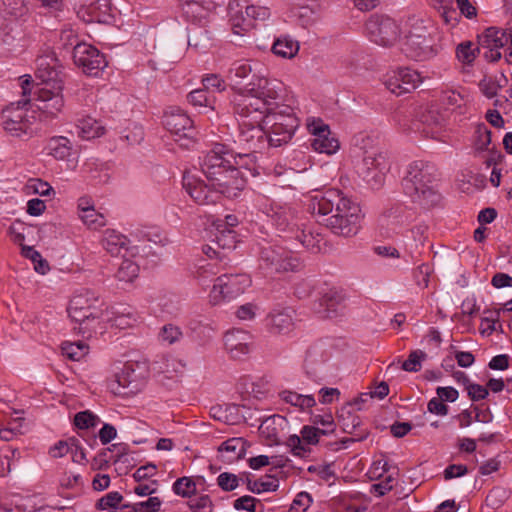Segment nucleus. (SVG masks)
Masks as SVG:
<instances>
[{"label":"nucleus","instance_id":"nucleus-1","mask_svg":"<svg viewBox=\"0 0 512 512\" xmlns=\"http://www.w3.org/2000/svg\"><path fill=\"white\" fill-rule=\"evenodd\" d=\"M333 204L338 205V214H332L326 218V226L333 233L340 236L351 237L356 235L360 227L361 209L356 202L352 201L342 191L334 188L315 191L309 197L307 210L312 215L326 217L330 214Z\"/></svg>","mask_w":512,"mask_h":512},{"label":"nucleus","instance_id":"nucleus-2","mask_svg":"<svg viewBox=\"0 0 512 512\" xmlns=\"http://www.w3.org/2000/svg\"><path fill=\"white\" fill-rule=\"evenodd\" d=\"M57 62L51 54L36 59V77L41 81L36 107L43 121L56 118L64 107L62 71L58 69Z\"/></svg>","mask_w":512,"mask_h":512},{"label":"nucleus","instance_id":"nucleus-3","mask_svg":"<svg viewBox=\"0 0 512 512\" xmlns=\"http://www.w3.org/2000/svg\"><path fill=\"white\" fill-rule=\"evenodd\" d=\"M402 186L411 201L424 208L437 205L441 199L438 192V170L431 163L421 160L410 163Z\"/></svg>","mask_w":512,"mask_h":512},{"label":"nucleus","instance_id":"nucleus-4","mask_svg":"<svg viewBox=\"0 0 512 512\" xmlns=\"http://www.w3.org/2000/svg\"><path fill=\"white\" fill-rule=\"evenodd\" d=\"M357 145L363 150V157L355 166L356 173L371 188H380L390 170L387 151L369 135L357 139Z\"/></svg>","mask_w":512,"mask_h":512},{"label":"nucleus","instance_id":"nucleus-5","mask_svg":"<svg viewBox=\"0 0 512 512\" xmlns=\"http://www.w3.org/2000/svg\"><path fill=\"white\" fill-rule=\"evenodd\" d=\"M264 123L268 129V143L272 147L289 143L299 126V120L289 105H282L280 109L272 111Z\"/></svg>","mask_w":512,"mask_h":512},{"label":"nucleus","instance_id":"nucleus-6","mask_svg":"<svg viewBox=\"0 0 512 512\" xmlns=\"http://www.w3.org/2000/svg\"><path fill=\"white\" fill-rule=\"evenodd\" d=\"M29 99L11 103L2 111V127L13 137L29 139L34 136V111L27 108Z\"/></svg>","mask_w":512,"mask_h":512},{"label":"nucleus","instance_id":"nucleus-7","mask_svg":"<svg viewBox=\"0 0 512 512\" xmlns=\"http://www.w3.org/2000/svg\"><path fill=\"white\" fill-rule=\"evenodd\" d=\"M403 51L407 57L416 61L429 60L438 53L434 39L422 21L412 25L405 37Z\"/></svg>","mask_w":512,"mask_h":512},{"label":"nucleus","instance_id":"nucleus-8","mask_svg":"<svg viewBox=\"0 0 512 512\" xmlns=\"http://www.w3.org/2000/svg\"><path fill=\"white\" fill-rule=\"evenodd\" d=\"M229 20L235 34L242 35L270 16L267 7L248 5L245 0H233L228 5Z\"/></svg>","mask_w":512,"mask_h":512},{"label":"nucleus","instance_id":"nucleus-9","mask_svg":"<svg viewBox=\"0 0 512 512\" xmlns=\"http://www.w3.org/2000/svg\"><path fill=\"white\" fill-rule=\"evenodd\" d=\"M242 91L254 95V97L264 103V106L271 108L272 112L282 107L279 102L283 100L285 86L278 79L254 75Z\"/></svg>","mask_w":512,"mask_h":512},{"label":"nucleus","instance_id":"nucleus-10","mask_svg":"<svg viewBox=\"0 0 512 512\" xmlns=\"http://www.w3.org/2000/svg\"><path fill=\"white\" fill-rule=\"evenodd\" d=\"M365 30L370 41L383 47L392 46L400 36L398 24L392 18L383 15L370 16L366 21Z\"/></svg>","mask_w":512,"mask_h":512},{"label":"nucleus","instance_id":"nucleus-11","mask_svg":"<svg viewBox=\"0 0 512 512\" xmlns=\"http://www.w3.org/2000/svg\"><path fill=\"white\" fill-rule=\"evenodd\" d=\"M259 261L260 267L268 273L294 271L300 265L292 252L281 246L263 247Z\"/></svg>","mask_w":512,"mask_h":512},{"label":"nucleus","instance_id":"nucleus-12","mask_svg":"<svg viewBox=\"0 0 512 512\" xmlns=\"http://www.w3.org/2000/svg\"><path fill=\"white\" fill-rule=\"evenodd\" d=\"M251 284L247 274H223L215 279L210 293L211 301L214 304L224 299H231L242 294Z\"/></svg>","mask_w":512,"mask_h":512},{"label":"nucleus","instance_id":"nucleus-13","mask_svg":"<svg viewBox=\"0 0 512 512\" xmlns=\"http://www.w3.org/2000/svg\"><path fill=\"white\" fill-rule=\"evenodd\" d=\"M234 113L240 121L262 123L271 113V108L264 106L254 95L246 91L239 92L233 99Z\"/></svg>","mask_w":512,"mask_h":512},{"label":"nucleus","instance_id":"nucleus-14","mask_svg":"<svg viewBox=\"0 0 512 512\" xmlns=\"http://www.w3.org/2000/svg\"><path fill=\"white\" fill-rule=\"evenodd\" d=\"M237 164L222 170L214 178H208L211 188L217 192L218 196L224 195L227 198H235L245 187L246 181L236 168Z\"/></svg>","mask_w":512,"mask_h":512},{"label":"nucleus","instance_id":"nucleus-15","mask_svg":"<svg viewBox=\"0 0 512 512\" xmlns=\"http://www.w3.org/2000/svg\"><path fill=\"white\" fill-rule=\"evenodd\" d=\"M238 164L236 155L223 144H215L201 160L200 167L206 178H214V175L222 170Z\"/></svg>","mask_w":512,"mask_h":512},{"label":"nucleus","instance_id":"nucleus-16","mask_svg":"<svg viewBox=\"0 0 512 512\" xmlns=\"http://www.w3.org/2000/svg\"><path fill=\"white\" fill-rule=\"evenodd\" d=\"M74 63L88 75H97L106 65L104 55L87 43H77L73 48Z\"/></svg>","mask_w":512,"mask_h":512},{"label":"nucleus","instance_id":"nucleus-17","mask_svg":"<svg viewBox=\"0 0 512 512\" xmlns=\"http://www.w3.org/2000/svg\"><path fill=\"white\" fill-rule=\"evenodd\" d=\"M421 83V77L417 71L409 68H400L387 73L384 77V85L393 94L400 96L416 89Z\"/></svg>","mask_w":512,"mask_h":512},{"label":"nucleus","instance_id":"nucleus-18","mask_svg":"<svg viewBox=\"0 0 512 512\" xmlns=\"http://www.w3.org/2000/svg\"><path fill=\"white\" fill-rule=\"evenodd\" d=\"M79 19L86 23H106L111 18L109 0H75Z\"/></svg>","mask_w":512,"mask_h":512},{"label":"nucleus","instance_id":"nucleus-19","mask_svg":"<svg viewBox=\"0 0 512 512\" xmlns=\"http://www.w3.org/2000/svg\"><path fill=\"white\" fill-rule=\"evenodd\" d=\"M183 188L191 198L200 205L215 204L219 200L217 192L195 174L187 171L183 175Z\"/></svg>","mask_w":512,"mask_h":512},{"label":"nucleus","instance_id":"nucleus-20","mask_svg":"<svg viewBox=\"0 0 512 512\" xmlns=\"http://www.w3.org/2000/svg\"><path fill=\"white\" fill-rule=\"evenodd\" d=\"M163 124L172 135L177 137L176 141L191 138L194 132L193 121L180 108H169L164 113Z\"/></svg>","mask_w":512,"mask_h":512},{"label":"nucleus","instance_id":"nucleus-21","mask_svg":"<svg viewBox=\"0 0 512 512\" xmlns=\"http://www.w3.org/2000/svg\"><path fill=\"white\" fill-rule=\"evenodd\" d=\"M68 314L72 321L78 323L74 327L78 333L90 337L93 331H96L99 319L102 316V310L99 306H90L85 308H68Z\"/></svg>","mask_w":512,"mask_h":512},{"label":"nucleus","instance_id":"nucleus-22","mask_svg":"<svg viewBox=\"0 0 512 512\" xmlns=\"http://www.w3.org/2000/svg\"><path fill=\"white\" fill-rule=\"evenodd\" d=\"M308 129L313 136L311 146L316 152L331 155L339 149V141L331 136L328 125L318 121L309 124Z\"/></svg>","mask_w":512,"mask_h":512},{"label":"nucleus","instance_id":"nucleus-23","mask_svg":"<svg viewBox=\"0 0 512 512\" xmlns=\"http://www.w3.org/2000/svg\"><path fill=\"white\" fill-rule=\"evenodd\" d=\"M224 345L231 358L241 359L251 352L253 337L247 331L232 329L225 334Z\"/></svg>","mask_w":512,"mask_h":512},{"label":"nucleus","instance_id":"nucleus-24","mask_svg":"<svg viewBox=\"0 0 512 512\" xmlns=\"http://www.w3.org/2000/svg\"><path fill=\"white\" fill-rule=\"evenodd\" d=\"M216 4L213 0H182L184 18L191 24H207L208 17Z\"/></svg>","mask_w":512,"mask_h":512},{"label":"nucleus","instance_id":"nucleus-25","mask_svg":"<svg viewBox=\"0 0 512 512\" xmlns=\"http://www.w3.org/2000/svg\"><path fill=\"white\" fill-rule=\"evenodd\" d=\"M292 14L297 22L304 28L315 24L321 14V4L318 0H293Z\"/></svg>","mask_w":512,"mask_h":512},{"label":"nucleus","instance_id":"nucleus-26","mask_svg":"<svg viewBox=\"0 0 512 512\" xmlns=\"http://www.w3.org/2000/svg\"><path fill=\"white\" fill-rule=\"evenodd\" d=\"M294 314L291 308L273 310L267 317L270 330L277 334L289 333L294 328Z\"/></svg>","mask_w":512,"mask_h":512},{"label":"nucleus","instance_id":"nucleus-27","mask_svg":"<svg viewBox=\"0 0 512 512\" xmlns=\"http://www.w3.org/2000/svg\"><path fill=\"white\" fill-rule=\"evenodd\" d=\"M23 35L17 27L4 26L0 30V54H9L23 50Z\"/></svg>","mask_w":512,"mask_h":512},{"label":"nucleus","instance_id":"nucleus-28","mask_svg":"<svg viewBox=\"0 0 512 512\" xmlns=\"http://www.w3.org/2000/svg\"><path fill=\"white\" fill-rule=\"evenodd\" d=\"M128 243L127 237L115 230H106L102 238L103 248L112 256H120L127 252Z\"/></svg>","mask_w":512,"mask_h":512},{"label":"nucleus","instance_id":"nucleus-29","mask_svg":"<svg viewBox=\"0 0 512 512\" xmlns=\"http://www.w3.org/2000/svg\"><path fill=\"white\" fill-rule=\"evenodd\" d=\"M266 214L279 231H293V224L291 223L293 214L289 207L270 205Z\"/></svg>","mask_w":512,"mask_h":512},{"label":"nucleus","instance_id":"nucleus-30","mask_svg":"<svg viewBox=\"0 0 512 512\" xmlns=\"http://www.w3.org/2000/svg\"><path fill=\"white\" fill-rule=\"evenodd\" d=\"M252 68L248 62L236 61L234 62L226 75L227 80L233 89L237 90L238 93L242 92V89L247 83L244 80L251 74Z\"/></svg>","mask_w":512,"mask_h":512},{"label":"nucleus","instance_id":"nucleus-31","mask_svg":"<svg viewBox=\"0 0 512 512\" xmlns=\"http://www.w3.org/2000/svg\"><path fill=\"white\" fill-rule=\"evenodd\" d=\"M327 360L323 349L319 346H312L306 352L304 368L306 374L312 378L318 377V368Z\"/></svg>","mask_w":512,"mask_h":512},{"label":"nucleus","instance_id":"nucleus-32","mask_svg":"<svg viewBox=\"0 0 512 512\" xmlns=\"http://www.w3.org/2000/svg\"><path fill=\"white\" fill-rule=\"evenodd\" d=\"M104 127L94 118L79 119L76 124V133L85 140L94 139L104 134Z\"/></svg>","mask_w":512,"mask_h":512},{"label":"nucleus","instance_id":"nucleus-33","mask_svg":"<svg viewBox=\"0 0 512 512\" xmlns=\"http://www.w3.org/2000/svg\"><path fill=\"white\" fill-rule=\"evenodd\" d=\"M207 24H190L188 28V45L196 49H206L210 44Z\"/></svg>","mask_w":512,"mask_h":512},{"label":"nucleus","instance_id":"nucleus-34","mask_svg":"<svg viewBox=\"0 0 512 512\" xmlns=\"http://www.w3.org/2000/svg\"><path fill=\"white\" fill-rule=\"evenodd\" d=\"M443 118L437 110H427L420 115L419 123L423 125L422 132L431 138H436L438 128L442 126Z\"/></svg>","mask_w":512,"mask_h":512},{"label":"nucleus","instance_id":"nucleus-35","mask_svg":"<svg viewBox=\"0 0 512 512\" xmlns=\"http://www.w3.org/2000/svg\"><path fill=\"white\" fill-rule=\"evenodd\" d=\"M508 42L507 32L495 27L487 28L479 38V43L483 47L501 48L508 44Z\"/></svg>","mask_w":512,"mask_h":512},{"label":"nucleus","instance_id":"nucleus-36","mask_svg":"<svg viewBox=\"0 0 512 512\" xmlns=\"http://www.w3.org/2000/svg\"><path fill=\"white\" fill-rule=\"evenodd\" d=\"M48 154L58 160H64L71 155L72 143L63 136L52 137L47 144Z\"/></svg>","mask_w":512,"mask_h":512},{"label":"nucleus","instance_id":"nucleus-37","mask_svg":"<svg viewBox=\"0 0 512 512\" xmlns=\"http://www.w3.org/2000/svg\"><path fill=\"white\" fill-rule=\"evenodd\" d=\"M261 123H251L250 121L239 122L238 141L253 145L265 133L260 126Z\"/></svg>","mask_w":512,"mask_h":512},{"label":"nucleus","instance_id":"nucleus-38","mask_svg":"<svg viewBox=\"0 0 512 512\" xmlns=\"http://www.w3.org/2000/svg\"><path fill=\"white\" fill-rule=\"evenodd\" d=\"M280 398L284 402H286L292 406H295L302 411L310 409V408L314 407L316 404L314 395H312V394L303 395V394H299L297 392L289 391V390L282 391L280 393Z\"/></svg>","mask_w":512,"mask_h":512},{"label":"nucleus","instance_id":"nucleus-39","mask_svg":"<svg viewBox=\"0 0 512 512\" xmlns=\"http://www.w3.org/2000/svg\"><path fill=\"white\" fill-rule=\"evenodd\" d=\"M224 269V265L217 261H203L196 271V278L203 286L212 281Z\"/></svg>","mask_w":512,"mask_h":512},{"label":"nucleus","instance_id":"nucleus-40","mask_svg":"<svg viewBox=\"0 0 512 512\" xmlns=\"http://www.w3.org/2000/svg\"><path fill=\"white\" fill-rule=\"evenodd\" d=\"M338 422L345 433L352 434L361 425V419L351 408V404L343 406L338 414Z\"/></svg>","mask_w":512,"mask_h":512},{"label":"nucleus","instance_id":"nucleus-41","mask_svg":"<svg viewBox=\"0 0 512 512\" xmlns=\"http://www.w3.org/2000/svg\"><path fill=\"white\" fill-rule=\"evenodd\" d=\"M214 238L211 240L212 244L216 245L219 249L231 250L236 246V233L233 229H226L223 227H215Z\"/></svg>","mask_w":512,"mask_h":512},{"label":"nucleus","instance_id":"nucleus-42","mask_svg":"<svg viewBox=\"0 0 512 512\" xmlns=\"http://www.w3.org/2000/svg\"><path fill=\"white\" fill-rule=\"evenodd\" d=\"M219 452L222 453V457H224L223 453H231V455L227 456L225 459L227 462L237 460L241 458L245 452V441L242 438L228 439L221 444Z\"/></svg>","mask_w":512,"mask_h":512},{"label":"nucleus","instance_id":"nucleus-43","mask_svg":"<svg viewBox=\"0 0 512 512\" xmlns=\"http://www.w3.org/2000/svg\"><path fill=\"white\" fill-rule=\"evenodd\" d=\"M298 51V42L288 38H278L272 46V52L282 58L291 59Z\"/></svg>","mask_w":512,"mask_h":512},{"label":"nucleus","instance_id":"nucleus-44","mask_svg":"<svg viewBox=\"0 0 512 512\" xmlns=\"http://www.w3.org/2000/svg\"><path fill=\"white\" fill-rule=\"evenodd\" d=\"M138 273L139 265L129 259H124L116 272V278L122 282H132L137 278Z\"/></svg>","mask_w":512,"mask_h":512},{"label":"nucleus","instance_id":"nucleus-45","mask_svg":"<svg viewBox=\"0 0 512 512\" xmlns=\"http://www.w3.org/2000/svg\"><path fill=\"white\" fill-rule=\"evenodd\" d=\"M187 100L195 107L209 108L214 110V99L209 96L206 89H196L187 95Z\"/></svg>","mask_w":512,"mask_h":512},{"label":"nucleus","instance_id":"nucleus-46","mask_svg":"<svg viewBox=\"0 0 512 512\" xmlns=\"http://www.w3.org/2000/svg\"><path fill=\"white\" fill-rule=\"evenodd\" d=\"M63 355L73 361H79L88 353V346L81 342H64L61 346Z\"/></svg>","mask_w":512,"mask_h":512},{"label":"nucleus","instance_id":"nucleus-47","mask_svg":"<svg viewBox=\"0 0 512 512\" xmlns=\"http://www.w3.org/2000/svg\"><path fill=\"white\" fill-rule=\"evenodd\" d=\"M80 219L90 229H98L106 225L105 217L97 212L94 208L85 209L84 212L79 213Z\"/></svg>","mask_w":512,"mask_h":512},{"label":"nucleus","instance_id":"nucleus-48","mask_svg":"<svg viewBox=\"0 0 512 512\" xmlns=\"http://www.w3.org/2000/svg\"><path fill=\"white\" fill-rule=\"evenodd\" d=\"M509 498V492L502 487H495L486 496V506L496 510L500 508Z\"/></svg>","mask_w":512,"mask_h":512},{"label":"nucleus","instance_id":"nucleus-49","mask_svg":"<svg viewBox=\"0 0 512 512\" xmlns=\"http://www.w3.org/2000/svg\"><path fill=\"white\" fill-rule=\"evenodd\" d=\"M479 53V48H473V43L470 41L461 42L456 48V57L463 64H471L476 54Z\"/></svg>","mask_w":512,"mask_h":512},{"label":"nucleus","instance_id":"nucleus-50","mask_svg":"<svg viewBox=\"0 0 512 512\" xmlns=\"http://www.w3.org/2000/svg\"><path fill=\"white\" fill-rule=\"evenodd\" d=\"M345 300V296L336 289H329L325 292L320 300V304L326 307L327 311H336V308L340 306Z\"/></svg>","mask_w":512,"mask_h":512},{"label":"nucleus","instance_id":"nucleus-51","mask_svg":"<svg viewBox=\"0 0 512 512\" xmlns=\"http://www.w3.org/2000/svg\"><path fill=\"white\" fill-rule=\"evenodd\" d=\"M99 306V299L90 291L75 295L69 303L68 308H85Z\"/></svg>","mask_w":512,"mask_h":512},{"label":"nucleus","instance_id":"nucleus-52","mask_svg":"<svg viewBox=\"0 0 512 512\" xmlns=\"http://www.w3.org/2000/svg\"><path fill=\"white\" fill-rule=\"evenodd\" d=\"M99 421V417L89 410L78 412L74 416V425L81 430L93 428Z\"/></svg>","mask_w":512,"mask_h":512},{"label":"nucleus","instance_id":"nucleus-53","mask_svg":"<svg viewBox=\"0 0 512 512\" xmlns=\"http://www.w3.org/2000/svg\"><path fill=\"white\" fill-rule=\"evenodd\" d=\"M491 143V131L485 124H479L475 131L474 148L477 151L488 149Z\"/></svg>","mask_w":512,"mask_h":512},{"label":"nucleus","instance_id":"nucleus-54","mask_svg":"<svg viewBox=\"0 0 512 512\" xmlns=\"http://www.w3.org/2000/svg\"><path fill=\"white\" fill-rule=\"evenodd\" d=\"M426 357L427 354L422 350H414L403 362L402 369L408 372H418L421 369V362L425 360Z\"/></svg>","mask_w":512,"mask_h":512},{"label":"nucleus","instance_id":"nucleus-55","mask_svg":"<svg viewBox=\"0 0 512 512\" xmlns=\"http://www.w3.org/2000/svg\"><path fill=\"white\" fill-rule=\"evenodd\" d=\"M173 491L182 497H190L195 493L196 485L190 478L182 477L174 482Z\"/></svg>","mask_w":512,"mask_h":512},{"label":"nucleus","instance_id":"nucleus-56","mask_svg":"<svg viewBox=\"0 0 512 512\" xmlns=\"http://www.w3.org/2000/svg\"><path fill=\"white\" fill-rule=\"evenodd\" d=\"M247 482V489L253 493L260 494L262 492L267 491H275L278 487V481L277 480H255L252 481L249 478L246 480Z\"/></svg>","mask_w":512,"mask_h":512},{"label":"nucleus","instance_id":"nucleus-57","mask_svg":"<svg viewBox=\"0 0 512 512\" xmlns=\"http://www.w3.org/2000/svg\"><path fill=\"white\" fill-rule=\"evenodd\" d=\"M301 438L308 445H315L319 442L321 435L329 434V430H321L315 426L306 425L301 429Z\"/></svg>","mask_w":512,"mask_h":512},{"label":"nucleus","instance_id":"nucleus-58","mask_svg":"<svg viewBox=\"0 0 512 512\" xmlns=\"http://www.w3.org/2000/svg\"><path fill=\"white\" fill-rule=\"evenodd\" d=\"M159 337L161 341L171 345L181 339L182 332L179 327L167 324L162 327Z\"/></svg>","mask_w":512,"mask_h":512},{"label":"nucleus","instance_id":"nucleus-59","mask_svg":"<svg viewBox=\"0 0 512 512\" xmlns=\"http://www.w3.org/2000/svg\"><path fill=\"white\" fill-rule=\"evenodd\" d=\"M312 496L307 492H300L293 500L289 512H306L312 504Z\"/></svg>","mask_w":512,"mask_h":512},{"label":"nucleus","instance_id":"nucleus-60","mask_svg":"<svg viewBox=\"0 0 512 512\" xmlns=\"http://www.w3.org/2000/svg\"><path fill=\"white\" fill-rule=\"evenodd\" d=\"M7 14L14 17H21L27 12L26 0H3Z\"/></svg>","mask_w":512,"mask_h":512},{"label":"nucleus","instance_id":"nucleus-61","mask_svg":"<svg viewBox=\"0 0 512 512\" xmlns=\"http://www.w3.org/2000/svg\"><path fill=\"white\" fill-rule=\"evenodd\" d=\"M122 500L123 496L119 492L113 491L100 498L96 506L101 510H105L107 508H117Z\"/></svg>","mask_w":512,"mask_h":512},{"label":"nucleus","instance_id":"nucleus-62","mask_svg":"<svg viewBox=\"0 0 512 512\" xmlns=\"http://www.w3.org/2000/svg\"><path fill=\"white\" fill-rule=\"evenodd\" d=\"M219 487L224 491H232L239 485V479L235 474L223 472L217 478Z\"/></svg>","mask_w":512,"mask_h":512},{"label":"nucleus","instance_id":"nucleus-63","mask_svg":"<svg viewBox=\"0 0 512 512\" xmlns=\"http://www.w3.org/2000/svg\"><path fill=\"white\" fill-rule=\"evenodd\" d=\"M257 503L259 501L249 495L242 496L234 501V508L236 510H245L248 512H261L257 510Z\"/></svg>","mask_w":512,"mask_h":512},{"label":"nucleus","instance_id":"nucleus-64","mask_svg":"<svg viewBox=\"0 0 512 512\" xmlns=\"http://www.w3.org/2000/svg\"><path fill=\"white\" fill-rule=\"evenodd\" d=\"M161 500L158 497H149L146 501L133 504L135 512H157L161 507Z\"/></svg>","mask_w":512,"mask_h":512}]
</instances>
